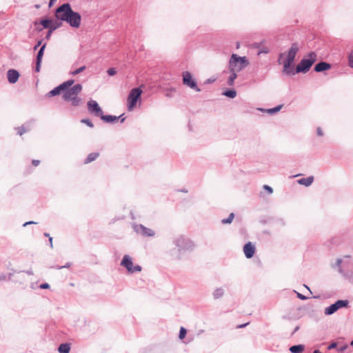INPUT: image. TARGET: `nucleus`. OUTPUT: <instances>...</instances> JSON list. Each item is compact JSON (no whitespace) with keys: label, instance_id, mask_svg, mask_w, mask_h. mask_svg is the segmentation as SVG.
Masks as SVG:
<instances>
[{"label":"nucleus","instance_id":"obj_1","mask_svg":"<svg viewBox=\"0 0 353 353\" xmlns=\"http://www.w3.org/2000/svg\"><path fill=\"white\" fill-rule=\"evenodd\" d=\"M55 17L58 20L67 22L74 28H78L81 25V14L74 12L69 3H65L56 8Z\"/></svg>","mask_w":353,"mask_h":353},{"label":"nucleus","instance_id":"obj_2","mask_svg":"<svg viewBox=\"0 0 353 353\" xmlns=\"http://www.w3.org/2000/svg\"><path fill=\"white\" fill-rule=\"evenodd\" d=\"M173 245L176 248L174 258L181 260L185 252H192L195 248V243L185 235H178L173 239Z\"/></svg>","mask_w":353,"mask_h":353},{"label":"nucleus","instance_id":"obj_3","mask_svg":"<svg viewBox=\"0 0 353 353\" xmlns=\"http://www.w3.org/2000/svg\"><path fill=\"white\" fill-rule=\"evenodd\" d=\"M317 54L314 52H311L305 55L296 66V72L306 73L309 71L312 65L316 61Z\"/></svg>","mask_w":353,"mask_h":353},{"label":"nucleus","instance_id":"obj_4","mask_svg":"<svg viewBox=\"0 0 353 353\" xmlns=\"http://www.w3.org/2000/svg\"><path fill=\"white\" fill-rule=\"evenodd\" d=\"M249 65V61L245 57H239L236 54H232L229 61V69L241 71Z\"/></svg>","mask_w":353,"mask_h":353},{"label":"nucleus","instance_id":"obj_5","mask_svg":"<svg viewBox=\"0 0 353 353\" xmlns=\"http://www.w3.org/2000/svg\"><path fill=\"white\" fill-rule=\"evenodd\" d=\"M142 94L141 88H135L130 90L128 97V109L132 111L137 105L138 100Z\"/></svg>","mask_w":353,"mask_h":353},{"label":"nucleus","instance_id":"obj_6","mask_svg":"<svg viewBox=\"0 0 353 353\" xmlns=\"http://www.w3.org/2000/svg\"><path fill=\"white\" fill-rule=\"evenodd\" d=\"M120 265L128 270L129 273H134L137 272H141L142 270V268L139 265H133L132 259L131 256H130L128 254H125L123 256Z\"/></svg>","mask_w":353,"mask_h":353},{"label":"nucleus","instance_id":"obj_7","mask_svg":"<svg viewBox=\"0 0 353 353\" xmlns=\"http://www.w3.org/2000/svg\"><path fill=\"white\" fill-rule=\"evenodd\" d=\"M349 301L347 300H338L334 303L325 308L324 313L325 315H332L339 309L347 307Z\"/></svg>","mask_w":353,"mask_h":353},{"label":"nucleus","instance_id":"obj_8","mask_svg":"<svg viewBox=\"0 0 353 353\" xmlns=\"http://www.w3.org/2000/svg\"><path fill=\"white\" fill-rule=\"evenodd\" d=\"M182 77L183 83L184 85L190 88L191 89L196 90V92L201 91V89L197 86L196 81L192 78V76L190 72H183L182 74Z\"/></svg>","mask_w":353,"mask_h":353},{"label":"nucleus","instance_id":"obj_9","mask_svg":"<svg viewBox=\"0 0 353 353\" xmlns=\"http://www.w3.org/2000/svg\"><path fill=\"white\" fill-rule=\"evenodd\" d=\"M133 229L138 234L143 237H153L156 234L153 230L146 228L142 224H134Z\"/></svg>","mask_w":353,"mask_h":353},{"label":"nucleus","instance_id":"obj_10","mask_svg":"<svg viewBox=\"0 0 353 353\" xmlns=\"http://www.w3.org/2000/svg\"><path fill=\"white\" fill-rule=\"evenodd\" d=\"M82 90L81 84H75L70 89L63 92V98L65 101H69L72 97L77 96Z\"/></svg>","mask_w":353,"mask_h":353},{"label":"nucleus","instance_id":"obj_11","mask_svg":"<svg viewBox=\"0 0 353 353\" xmlns=\"http://www.w3.org/2000/svg\"><path fill=\"white\" fill-rule=\"evenodd\" d=\"M88 110L91 113L94 114L96 117H100L103 114V110L96 101L90 99L87 103Z\"/></svg>","mask_w":353,"mask_h":353},{"label":"nucleus","instance_id":"obj_12","mask_svg":"<svg viewBox=\"0 0 353 353\" xmlns=\"http://www.w3.org/2000/svg\"><path fill=\"white\" fill-rule=\"evenodd\" d=\"M299 51V46L296 43H294L292 44L290 48L289 49L287 57L285 61L294 63L296 55Z\"/></svg>","mask_w":353,"mask_h":353},{"label":"nucleus","instance_id":"obj_13","mask_svg":"<svg viewBox=\"0 0 353 353\" xmlns=\"http://www.w3.org/2000/svg\"><path fill=\"white\" fill-rule=\"evenodd\" d=\"M292 64H293V63H291V62L284 60L283 61V68L282 70L283 74L288 75V76H293L295 74H296L297 72H296V69L295 70L294 69V66Z\"/></svg>","mask_w":353,"mask_h":353},{"label":"nucleus","instance_id":"obj_14","mask_svg":"<svg viewBox=\"0 0 353 353\" xmlns=\"http://www.w3.org/2000/svg\"><path fill=\"white\" fill-rule=\"evenodd\" d=\"M19 72L15 69H10L7 71V78L10 83H15L19 78Z\"/></svg>","mask_w":353,"mask_h":353},{"label":"nucleus","instance_id":"obj_15","mask_svg":"<svg viewBox=\"0 0 353 353\" xmlns=\"http://www.w3.org/2000/svg\"><path fill=\"white\" fill-rule=\"evenodd\" d=\"M255 246L251 243L248 242L243 246V252L247 259L252 258L255 252Z\"/></svg>","mask_w":353,"mask_h":353},{"label":"nucleus","instance_id":"obj_16","mask_svg":"<svg viewBox=\"0 0 353 353\" xmlns=\"http://www.w3.org/2000/svg\"><path fill=\"white\" fill-rule=\"evenodd\" d=\"M331 68V65L325 61H321L314 65V70L316 72H321Z\"/></svg>","mask_w":353,"mask_h":353},{"label":"nucleus","instance_id":"obj_17","mask_svg":"<svg viewBox=\"0 0 353 353\" xmlns=\"http://www.w3.org/2000/svg\"><path fill=\"white\" fill-rule=\"evenodd\" d=\"M314 181V176H310L307 178H302L297 181L298 183L300 185H305L306 187L310 186Z\"/></svg>","mask_w":353,"mask_h":353},{"label":"nucleus","instance_id":"obj_18","mask_svg":"<svg viewBox=\"0 0 353 353\" xmlns=\"http://www.w3.org/2000/svg\"><path fill=\"white\" fill-rule=\"evenodd\" d=\"M229 71H230V75L228 79V85L230 86H232L234 83L235 79L237 77V72H239L236 71L234 70H232L231 69H229Z\"/></svg>","mask_w":353,"mask_h":353},{"label":"nucleus","instance_id":"obj_19","mask_svg":"<svg viewBox=\"0 0 353 353\" xmlns=\"http://www.w3.org/2000/svg\"><path fill=\"white\" fill-rule=\"evenodd\" d=\"M100 118L106 123H113L119 119V117H117V116L104 115L103 114L101 115Z\"/></svg>","mask_w":353,"mask_h":353},{"label":"nucleus","instance_id":"obj_20","mask_svg":"<svg viewBox=\"0 0 353 353\" xmlns=\"http://www.w3.org/2000/svg\"><path fill=\"white\" fill-rule=\"evenodd\" d=\"M224 293L225 290L223 288H217L213 291L212 296L214 299H218L221 298Z\"/></svg>","mask_w":353,"mask_h":353},{"label":"nucleus","instance_id":"obj_21","mask_svg":"<svg viewBox=\"0 0 353 353\" xmlns=\"http://www.w3.org/2000/svg\"><path fill=\"white\" fill-rule=\"evenodd\" d=\"M70 350V345L68 343H61L58 347L59 353H69Z\"/></svg>","mask_w":353,"mask_h":353},{"label":"nucleus","instance_id":"obj_22","mask_svg":"<svg viewBox=\"0 0 353 353\" xmlns=\"http://www.w3.org/2000/svg\"><path fill=\"white\" fill-rule=\"evenodd\" d=\"M305 349V346L303 345H292L290 347V351L292 353H301Z\"/></svg>","mask_w":353,"mask_h":353},{"label":"nucleus","instance_id":"obj_23","mask_svg":"<svg viewBox=\"0 0 353 353\" xmlns=\"http://www.w3.org/2000/svg\"><path fill=\"white\" fill-rule=\"evenodd\" d=\"M99 156V152H92L88 154L86 159L84 161L85 164L89 163L94 161Z\"/></svg>","mask_w":353,"mask_h":353},{"label":"nucleus","instance_id":"obj_24","mask_svg":"<svg viewBox=\"0 0 353 353\" xmlns=\"http://www.w3.org/2000/svg\"><path fill=\"white\" fill-rule=\"evenodd\" d=\"M74 81L73 79H70L68 81H66L61 84H60V87H61L62 91L64 92L67 90L70 89V86L74 83Z\"/></svg>","mask_w":353,"mask_h":353},{"label":"nucleus","instance_id":"obj_25","mask_svg":"<svg viewBox=\"0 0 353 353\" xmlns=\"http://www.w3.org/2000/svg\"><path fill=\"white\" fill-rule=\"evenodd\" d=\"M61 92H63L61 87H60V85H58L56 88H54V89H52V90H50L48 93L47 95L48 97H54V96L59 94L61 93Z\"/></svg>","mask_w":353,"mask_h":353},{"label":"nucleus","instance_id":"obj_26","mask_svg":"<svg viewBox=\"0 0 353 353\" xmlns=\"http://www.w3.org/2000/svg\"><path fill=\"white\" fill-rule=\"evenodd\" d=\"M223 95L234 99L236 96V91L234 89L227 90L223 92Z\"/></svg>","mask_w":353,"mask_h":353},{"label":"nucleus","instance_id":"obj_27","mask_svg":"<svg viewBox=\"0 0 353 353\" xmlns=\"http://www.w3.org/2000/svg\"><path fill=\"white\" fill-rule=\"evenodd\" d=\"M46 46V43H44L39 50L37 54V61H42V57L43 56L44 50Z\"/></svg>","mask_w":353,"mask_h":353},{"label":"nucleus","instance_id":"obj_28","mask_svg":"<svg viewBox=\"0 0 353 353\" xmlns=\"http://www.w3.org/2000/svg\"><path fill=\"white\" fill-rule=\"evenodd\" d=\"M51 23L52 20L49 19H43L40 21V24L46 29L50 30Z\"/></svg>","mask_w":353,"mask_h":353},{"label":"nucleus","instance_id":"obj_29","mask_svg":"<svg viewBox=\"0 0 353 353\" xmlns=\"http://www.w3.org/2000/svg\"><path fill=\"white\" fill-rule=\"evenodd\" d=\"M61 25H62V21L57 19V21H55L54 22L52 21L50 30H51L52 32H54V30H56L57 29L60 28L61 26Z\"/></svg>","mask_w":353,"mask_h":353},{"label":"nucleus","instance_id":"obj_30","mask_svg":"<svg viewBox=\"0 0 353 353\" xmlns=\"http://www.w3.org/2000/svg\"><path fill=\"white\" fill-rule=\"evenodd\" d=\"M69 101L71 102V104L73 106H78L80 105L81 100L79 97H78L77 95L76 97H72L71 99H70Z\"/></svg>","mask_w":353,"mask_h":353},{"label":"nucleus","instance_id":"obj_31","mask_svg":"<svg viewBox=\"0 0 353 353\" xmlns=\"http://www.w3.org/2000/svg\"><path fill=\"white\" fill-rule=\"evenodd\" d=\"M234 217V214L233 212L230 213L227 219H223L221 220V223L223 224H230L232 222Z\"/></svg>","mask_w":353,"mask_h":353},{"label":"nucleus","instance_id":"obj_32","mask_svg":"<svg viewBox=\"0 0 353 353\" xmlns=\"http://www.w3.org/2000/svg\"><path fill=\"white\" fill-rule=\"evenodd\" d=\"M282 108V105H277L274 108H270L266 110L267 112H268L270 114H273L274 113L278 112Z\"/></svg>","mask_w":353,"mask_h":353},{"label":"nucleus","instance_id":"obj_33","mask_svg":"<svg viewBox=\"0 0 353 353\" xmlns=\"http://www.w3.org/2000/svg\"><path fill=\"white\" fill-rule=\"evenodd\" d=\"M186 334H187L186 329L183 327H181L180 331H179V339H183L185 337Z\"/></svg>","mask_w":353,"mask_h":353},{"label":"nucleus","instance_id":"obj_34","mask_svg":"<svg viewBox=\"0 0 353 353\" xmlns=\"http://www.w3.org/2000/svg\"><path fill=\"white\" fill-rule=\"evenodd\" d=\"M85 69V65H83V66H81V67H80V68H77V70H75L72 71V72H71V74H72V75H77V74H79V73L82 72Z\"/></svg>","mask_w":353,"mask_h":353},{"label":"nucleus","instance_id":"obj_35","mask_svg":"<svg viewBox=\"0 0 353 353\" xmlns=\"http://www.w3.org/2000/svg\"><path fill=\"white\" fill-rule=\"evenodd\" d=\"M81 122L87 125L90 128L94 127L92 122L89 119H83L81 121Z\"/></svg>","mask_w":353,"mask_h":353},{"label":"nucleus","instance_id":"obj_36","mask_svg":"<svg viewBox=\"0 0 353 353\" xmlns=\"http://www.w3.org/2000/svg\"><path fill=\"white\" fill-rule=\"evenodd\" d=\"M341 263H342V260L341 259H337L336 261V263H335V265L334 266V268L335 267H338L339 268V272L341 273V274H343V270L342 268H341Z\"/></svg>","mask_w":353,"mask_h":353},{"label":"nucleus","instance_id":"obj_37","mask_svg":"<svg viewBox=\"0 0 353 353\" xmlns=\"http://www.w3.org/2000/svg\"><path fill=\"white\" fill-rule=\"evenodd\" d=\"M70 266H71V263L70 262H68L65 265H62V266L57 265V266H54V268L57 270H61L63 268H68Z\"/></svg>","mask_w":353,"mask_h":353},{"label":"nucleus","instance_id":"obj_38","mask_svg":"<svg viewBox=\"0 0 353 353\" xmlns=\"http://www.w3.org/2000/svg\"><path fill=\"white\" fill-rule=\"evenodd\" d=\"M28 130L26 129L23 126L19 127L18 128V134L21 136L25 132H26Z\"/></svg>","mask_w":353,"mask_h":353},{"label":"nucleus","instance_id":"obj_39","mask_svg":"<svg viewBox=\"0 0 353 353\" xmlns=\"http://www.w3.org/2000/svg\"><path fill=\"white\" fill-rule=\"evenodd\" d=\"M269 52V49L267 47H263L262 48L259 49L258 52V54H261L263 53L267 54Z\"/></svg>","mask_w":353,"mask_h":353},{"label":"nucleus","instance_id":"obj_40","mask_svg":"<svg viewBox=\"0 0 353 353\" xmlns=\"http://www.w3.org/2000/svg\"><path fill=\"white\" fill-rule=\"evenodd\" d=\"M107 73L110 76H114V74H116L117 71L114 68H110L107 70Z\"/></svg>","mask_w":353,"mask_h":353},{"label":"nucleus","instance_id":"obj_41","mask_svg":"<svg viewBox=\"0 0 353 353\" xmlns=\"http://www.w3.org/2000/svg\"><path fill=\"white\" fill-rule=\"evenodd\" d=\"M349 64L351 68H353V51L349 55Z\"/></svg>","mask_w":353,"mask_h":353},{"label":"nucleus","instance_id":"obj_42","mask_svg":"<svg viewBox=\"0 0 353 353\" xmlns=\"http://www.w3.org/2000/svg\"><path fill=\"white\" fill-rule=\"evenodd\" d=\"M41 61L36 60L35 72H38L40 71Z\"/></svg>","mask_w":353,"mask_h":353},{"label":"nucleus","instance_id":"obj_43","mask_svg":"<svg viewBox=\"0 0 353 353\" xmlns=\"http://www.w3.org/2000/svg\"><path fill=\"white\" fill-rule=\"evenodd\" d=\"M263 189L267 190L269 194H272L273 192L272 188L270 186L268 185H263Z\"/></svg>","mask_w":353,"mask_h":353},{"label":"nucleus","instance_id":"obj_44","mask_svg":"<svg viewBox=\"0 0 353 353\" xmlns=\"http://www.w3.org/2000/svg\"><path fill=\"white\" fill-rule=\"evenodd\" d=\"M347 347L348 346L347 345H342V346L339 347L337 349V350L339 352H345L347 350Z\"/></svg>","mask_w":353,"mask_h":353},{"label":"nucleus","instance_id":"obj_45","mask_svg":"<svg viewBox=\"0 0 353 353\" xmlns=\"http://www.w3.org/2000/svg\"><path fill=\"white\" fill-rule=\"evenodd\" d=\"M7 274L3 272H0V281H6Z\"/></svg>","mask_w":353,"mask_h":353},{"label":"nucleus","instance_id":"obj_46","mask_svg":"<svg viewBox=\"0 0 353 353\" xmlns=\"http://www.w3.org/2000/svg\"><path fill=\"white\" fill-rule=\"evenodd\" d=\"M336 347H337V343L333 342L329 345V346L327 347V349L332 350V349L336 348Z\"/></svg>","mask_w":353,"mask_h":353},{"label":"nucleus","instance_id":"obj_47","mask_svg":"<svg viewBox=\"0 0 353 353\" xmlns=\"http://www.w3.org/2000/svg\"><path fill=\"white\" fill-rule=\"evenodd\" d=\"M296 295H297V297L299 299H300L301 300H306L307 299V296H305V295H303L301 293H299V292H296Z\"/></svg>","mask_w":353,"mask_h":353},{"label":"nucleus","instance_id":"obj_48","mask_svg":"<svg viewBox=\"0 0 353 353\" xmlns=\"http://www.w3.org/2000/svg\"><path fill=\"white\" fill-rule=\"evenodd\" d=\"M39 288L41 289H48V288H50V285L47 283H42L39 285Z\"/></svg>","mask_w":353,"mask_h":353},{"label":"nucleus","instance_id":"obj_49","mask_svg":"<svg viewBox=\"0 0 353 353\" xmlns=\"http://www.w3.org/2000/svg\"><path fill=\"white\" fill-rule=\"evenodd\" d=\"M316 132H317V134H318L319 136H323V131H322L321 128H319H319H317V129H316Z\"/></svg>","mask_w":353,"mask_h":353},{"label":"nucleus","instance_id":"obj_50","mask_svg":"<svg viewBox=\"0 0 353 353\" xmlns=\"http://www.w3.org/2000/svg\"><path fill=\"white\" fill-rule=\"evenodd\" d=\"M31 224H37V222H34V221H28V222H26L25 223H23V226L26 227L28 225H31Z\"/></svg>","mask_w":353,"mask_h":353},{"label":"nucleus","instance_id":"obj_51","mask_svg":"<svg viewBox=\"0 0 353 353\" xmlns=\"http://www.w3.org/2000/svg\"><path fill=\"white\" fill-rule=\"evenodd\" d=\"M42 43V40L38 41L37 43L34 47V50H36Z\"/></svg>","mask_w":353,"mask_h":353},{"label":"nucleus","instance_id":"obj_52","mask_svg":"<svg viewBox=\"0 0 353 353\" xmlns=\"http://www.w3.org/2000/svg\"><path fill=\"white\" fill-rule=\"evenodd\" d=\"M32 163L34 166H37L39 165L40 161L39 160H32Z\"/></svg>","mask_w":353,"mask_h":353},{"label":"nucleus","instance_id":"obj_53","mask_svg":"<svg viewBox=\"0 0 353 353\" xmlns=\"http://www.w3.org/2000/svg\"><path fill=\"white\" fill-rule=\"evenodd\" d=\"M52 33V31L51 30H48V33H47V34L46 36V38L47 39H49L50 38V37H51Z\"/></svg>","mask_w":353,"mask_h":353},{"label":"nucleus","instance_id":"obj_54","mask_svg":"<svg viewBox=\"0 0 353 353\" xmlns=\"http://www.w3.org/2000/svg\"><path fill=\"white\" fill-rule=\"evenodd\" d=\"M285 56V53H281L279 54V60H278V62L279 64H281V59Z\"/></svg>","mask_w":353,"mask_h":353},{"label":"nucleus","instance_id":"obj_55","mask_svg":"<svg viewBox=\"0 0 353 353\" xmlns=\"http://www.w3.org/2000/svg\"><path fill=\"white\" fill-rule=\"evenodd\" d=\"M12 276H13V273H12V272H10L8 274H7V280L8 281H11Z\"/></svg>","mask_w":353,"mask_h":353},{"label":"nucleus","instance_id":"obj_56","mask_svg":"<svg viewBox=\"0 0 353 353\" xmlns=\"http://www.w3.org/2000/svg\"><path fill=\"white\" fill-rule=\"evenodd\" d=\"M49 245L51 248H53L52 237L49 238Z\"/></svg>","mask_w":353,"mask_h":353},{"label":"nucleus","instance_id":"obj_57","mask_svg":"<svg viewBox=\"0 0 353 353\" xmlns=\"http://www.w3.org/2000/svg\"><path fill=\"white\" fill-rule=\"evenodd\" d=\"M123 115L124 114H121L120 116L118 117H119V119H121V123H123L125 121V118L123 117Z\"/></svg>","mask_w":353,"mask_h":353},{"label":"nucleus","instance_id":"obj_58","mask_svg":"<svg viewBox=\"0 0 353 353\" xmlns=\"http://www.w3.org/2000/svg\"><path fill=\"white\" fill-rule=\"evenodd\" d=\"M300 327L299 325H297L294 330H293L292 333V335L294 334L299 330Z\"/></svg>","mask_w":353,"mask_h":353},{"label":"nucleus","instance_id":"obj_59","mask_svg":"<svg viewBox=\"0 0 353 353\" xmlns=\"http://www.w3.org/2000/svg\"><path fill=\"white\" fill-rule=\"evenodd\" d=\"M57 0H50L49 7H52Z\"/></svg>","mask_w":353,"mask_h":353},{"label":"nucleus","instance_id":"obj_60","mask_svg":"<svg viewBox=\"0 0 353 353\" xmlns=\"http://www.w3.org/2000/svg\"><path fill=\"white\" fill-rule=\"evenodd\" d=\"M26 273L28 274V275H32L33 274V272H32V270H26Z\"/></svg>","mask_w":353,"mask_h":353},{"label":"nucleus","instance_id":"obj_61","mask_svg":"<svg viewBox=\"0 0 353 353\" xmlns=\"http://www.w3.org/2000/svg\"><path fill=\"white\" fill-rule=\"evenodd\" d=\"M248 324V323H245V324H242V325H238V326H237V327H239V328L244 327H245Z\"/></svg>","mask_w":353,"mask_h":353},{"label":"nucleus","instance_id":"obj_62","mask_svg":"<svg viewBox=\"0 0 353 353\" xmlns=\"http://www.w3.org/2000/svg\"><path fill=\"white\" fill-rule=\"evenodd\" d=\"M254 47L259 48L260 46H261V43H255L254 44Z\"/></svg>","mask_w":353,"mask_h":353},{"label":"nucleus","instance_id":"obj_63","mask_svg":"<svg viewBox=\"0 0 353 353\" xmlns=\"http://www.w3.org/2000/svg\"><path fill=\"white\" fill-rule=\"evenodd\" d=\"M44 236H46V237H48V238L51 237V236H50V234H49V233H47V232H45V233H44Z\"/></svg>","mask_w":353,"mask_h":353},{"label":"nucleus","instance_id":"obj_64","mask_svg":"<svg viewBox=\"0 0 353 353\" xmlns=\"http://www.w3.org/2000/svg\"><path fill=\"white\" fill-rule=\"evenodd\" d=\"M312 353H322V352H321L319 350H315L313 351Z\"/></svg>","mask_w":353,"mask_h":353}]
</instances>
